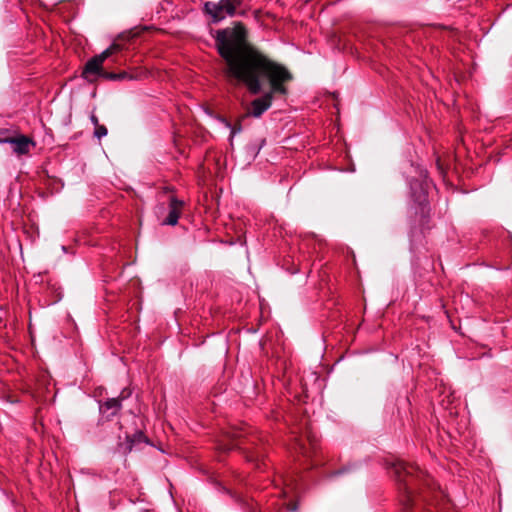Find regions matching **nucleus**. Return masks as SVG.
Returning <instances> with one entry per match:
<instances>
[{
	"mask_svg": "<svg viewBox=\"0 0 512 512\" xmlns=\"http://www.w3.org/2000/svg\"><path fill=\"white\" fill-rule=\"evenodd\" d=\"M7 132H8V130H6V129H0V135H3L5 133H7Z\"/></svg>",
	"mask_w": 512,
	"mask_h": 512,
	"instance_id": "nucleus-17",
	"label": "nucleus"
},
{
	"mask_svg": "<svg viewBox=\"0 0 512 512\" xmlns=\"http://www.w3.org/2000/svg\"><path fill=\"white\" fill-rule=\"evenodd\" d=\"M424 198H425V197H424V193H423L422 195H419V196L417 197V200H418L419 202H422V200H424Z\"/></svg>",
	"mask_w": 512,
	"mask_h": 512,
	"instance_id": "nucleus-16",
	"label": "nucleus"
},
{
	"mask_svg": "<svg viewBox=\"0 0 512 512\" xmlns=\"http://www.w3.org/2000/svg\"><path fill=\"white\" fill-rule=\"evenodd\" d=\"M242 437H243V435H242V432H240V431H235V432L232 433V438L233 439H240Z\"/></svg>",
	"mask_w": 512,
	"mask_h": 512,
	"instance_id": "nucleus-14",
	"label": "nucleus"
},
{
	"mask_svg": "<svg viewBox=\"0 0 512 512\" xmlns=\"http://www.w3.org/2000/svg\"><path fill=\"white\" fill-rule=\"evenodd\" d=\"M95 127H96V129H95L94 135L98 139H101L102 137L107 135L108 131H107V128L104 125H99L98 124V126H95Z\"/></svg>",
	"mask_w": 512,
	"mask_h": 512,
	"instance_id": "nucleus-11",
	"label": "nucleus"
},
{
	"mask_svg": "<svg viewBox=\"0 0 512 512\" xmlns=\"http://www.w3.org/2000/svg\"><path fill=\"white\" fill-rule=\"evenodd\" d=\"M145 435L142 433V432H137L134 434L133 438H130V437H127V441H128V446H127V450L128 451H131L132 450V447L134 445L135 442H141V441H144L145 440Z\"/></svg>",
	"mask_w": 512,
	"mask_h": 512,
	"instance_id": "nucleus-10",
	"label": "nucleus"
},
{
	"mask_svg": "<svg viewBox=\"0 0 512 512\" xmlns=\"http://www.w3.org/2000/svg\"><path fill=\"white\" fill-rule=\"evenodd\" d=\"M100 77H102L104 79H107V80L116 81V80H118L119 75L117 73H114V72H107V71L103 70V72L101 73Z\"/></svg>",
	"mask_w": 512,
	"mask_h": 512,
	"instance_id": "nucleus-12",
	"label": "nucleus"
},
{
	"mask_svg": "<svg viewBox=\"0 0 512 512\" xmlns=\"http://www.w3.org/2000/svg\"><path fill=\"white\" fill-rule=\"evenodd\" d=\"M124 398L125 396H121L118 398H110L107 401L101 403L99 410L102 415V418L107 421L112 420L113 417H115L119 413L122 407L121 402Z\"/></svg>",
	"mask_w": 512,
	"mask_h": 512,
	"instance_id": "nucleus-7",
	"label": "nucleus"
},
{
	"mask_svg": "<svg viewBox=\"0 0 512 512\" xmlns=\"http://www.w3.org/2000/svg\"><path fill=\"white\" fill-rule=\"evenodd\" d=\"M244 444L243 441L241 440H237L229 445H221L220 448L223 450V451H228V450H232V449H243L245 450V454H246V459L250 462H254V461H259L260 457H261V454L260 452L258 451H255V452H252L250 451L248 448L246 447H242V445Z\"/></svg>",
	"mask_w": 512,
	"mask_h": 512,
	"instance_id": "nucleus-9",
	"label": "nucleus"
},
{
	"mask_svg": "<svg viewBox=\"0 0 512 512\" xmlns=\"http://www.w3.org/2000/svg\"><path fill=\"white\" fill-rule=\"evenodd\" d=\"M242 2L243 0H220L219 2L209 1L204 4V11L211 17L213 23H218L226 17H233Z\"/></svg>",
	"mask_w": 512,
	"mask_h": 512,
	"instance_id": "nucleus-3",
	"label": "nucleus"
},
{
	"mask_svg": "<svg viewBox=\"0 0 512 512\" xmlns=\"http://www.w3.org/2000/svg\"><path fill=\"white\" fill-rule=\"evenodd\" d=\"M118 50L119 45L113 44L100 54L95 55L94 57L89 59L86 62L84 69L82 71V77L90 83L95 82L97 80V77H100L101 73L103 72L104 61Z\"/></svg>",
	"mask_w": 512,
	"mask_h": 512,
	"instance_id": "nucleus-4",
	"label": "nucleus"
},
{
	"mask_svg": "<svg viewBox=\"0 0 512 512\" xmlns=\"http://www.w3.org/2000/svg\"><path fill=\"white\" fill-rule=\"evenodd\" d=\"M215 45L225 62L223 74L229 84H243L252 95L259 94L266 82L270 84L268 92L251 102L249 115L260 118L271 107L275 94H287L284 84L292 79L291 73L250 45L242 24L218 30Z\"/></svg>",
	"mask_w": 512,
	"mask_h": 512,
	"instance_id": "nucleus-1",
	"label": "nucleus"
},
{
	"mask_svg": "<svg viewBox=\"0 0 512 512\" xmlns=\"http://www.w3.org/2000/svg\"><path fill=\"white\" fill-rule=\"evenodd\" d=\"M92 123L95 125V126H98L99 122H98V118L93 114L91 115L90 117Z\"/></svg>",
	"mask_w": 512,
	"mask_h": 512,
	"instance_id": "nucleus-15",
	"label": "nucleus"
},
{
	"mask_svg": "<svg viewBox=\"0 0 512 512\" xmlns=\"http://www.w3.org/2000/svg\"><path fill=\"white\" fill-rule=\"evenodd\" d=\"M117 74L119 75L118 80H126V79L133 80V79L137 78V76H135L133 74H130V73L126 72V71L120 72V73H117Z\"/></svg>",
	"mask_w": 512,
	"mask_h": 512,
	"instance_id": "nucleus-13",
	"label": "nucleus"
},
{
	"mask_svg": "<svg viewBox=\"0 0 512 512\" xmlns=\"http://www.w3.org/2000/svg\"><path fill=\"white\" fill-rule=\"evenodd\" d=\"M393 473L400 492V501L405 512H432V505L440 492L436 491L433 479L418 466L397 461L392 464Z\"/></svg>",
	"mask_w": 512,
	"mask_h": 512,
	"instance_id": "nucleus-2",
	"label": "nucleus"
},
{
	"mask_svg": "<svg viewBox=\"0 0 512 512\" xmlns=\"http://www.w3.org/2000/svg\"><path fill=\"white\" fill-rule=\"evenodd\" d=\"M4 143L12 145L13 152L17 155H26L30 152L31 148H34L36 146L35 141L26 135L0 138V144Z\"/></svg>",
	"mask_w": 512,
	"mask_h": 512,
	"instance_id": "nucleus-6",
	"label": "nucleus"
},
{
	"mask_svg": "<svg viewBox=\"0 0 512 512\" xmlns=\"http://www.w3.org/2000/svg\"><path fill=\"white\" fill-rule=\"evenodd\" d=\"M315 445V437L311 435L309 430H306L304 434L294 437L290 449L304 457H309L311 450L315 449Z\"/></svg>",
	"mask_w": 512,
	"mask_h": 512,
	"instance_id": "nucleus-5",
	"label": "nucleus"
},
{
	"mask_svg": "<svg viewBox=\"0 0 512 512\" xmlns=\"http://www.w3.org/2000/svg\"><path fill=\"white\" fill-rule=\"evenodd\" d=\"M183 206L184 202L182 200H179L176 197L171 196L169 199V214L167 218L163 221V224L175 226L178 223Z\"/></svg>",
	"mask_w": 512,
	"mask_h": 512,
	"instance_id": "nucleus-8",
	"label": "nucleus"
}]
</instances>
